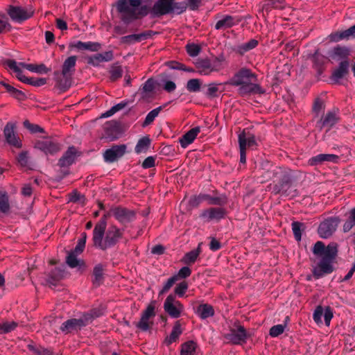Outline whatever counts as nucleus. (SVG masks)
I'll return each mask as SVG.
<instances>
[{
    "mask_svg": "<svg viewBox=\"0 0 355 355\" xmlns=\"http://www.w3.org/2000/svg\"><path fill=\"white\" fill-rule=\"evenodd\" d=\"M313 253L322 257L317 267L313 270V275L318 279L324 275L330 274L334 270L332 263L338 254V244L331 243L325 246L322 241H317L313 248Z\"/></svg>",
    "mask_w": 355,
    "mask_h": 355,
    "instance_id": "1",
    "label": "nucleus"
},
{
    "mask_svg": "<svg viewBox=\"0 0 355 355\" xmlns=\"http://www.w3.org/2000/svg\"><path fill=\"white\" fill-rule=\"evenodd\" d=\"M124 230L116 225H110L108 229L93 231L94 246L101 250H106L115 246L123 236Z\"/></svg>",
    "mask_w": 355,
    "mask_h": 355,
    "instance_id": "2",
    "label": "nucleus"
},
{
    "mask_svg": "<svg viewBox=\"0 0 355 355\" xmlns=\"http://www.w3.org/2000/svg\"><path fill=\"white\" fill-rule=\"evenodd\" d=\"M187 10L184 2H175V0H157L150 9L152 18L160 17L166 15H180Z\"/></svg>",
    "mask_w": 355,
    "mask_h": 355,
    "instance_id": "3",
    "label": "nucleus"
},
{
    "mask_svg": "<svg viewBox=\"0 0 355 355\" xmlns=\"http://www.w3.org/2000/svg\"><path fill=\"white\" fill-rule=\"evenodd\" d=\"M275 175H276V180H279V182L273 186L272 192L275 194L288 196L289 195L288 189L292 184L291 171L284 168H277Z\"/></svg>",
    "mask_w": 355,
    "mask_h": 355,
    "instance_id": "4",
    "label": "nucleus"
},
{
    "mask_svg": "<svg viewBox=\"0 0 355 355\" xmlns=\"http://www.w3.org/2000/svg\"><path fill=\"white\" fill-rule=\"evenodd\" d=\"M77 58L75 55L67 58L63 63L62 72L55 73L57 82L61 89H66L71 85V78L75 71Z\"/></svg>",
    "mask_w": 355,
    "mask_h": 355,
    "instance_id": "5",
    "label": "nucleus"
},
{
    "mask_svg": "<svg viewBox=\"0 0 355 355\" xmlns=\"http://www.w3.org/2000/svg\"><path fill=\"white\" fill-rule=\"evenodd\" d=\"M224 61L225 58L221 55L213 59L199 58L195 64L200 74L207 76L212 72L219 71L222 69V63Z\"/></svg>",
    "mask_w": 355,
    "mask_h": 355,
    "instance_id": "6",
    "label": "nucleus"
},
{
    "mask_svg": "<svg viewBox=\"0 0 355 355\" xmlns=\"http://www.w3.org/2000/svg\"><path fill=\"white\" fill-rule=\"evenodd\" d=\"M207 200L209 205L222 206L227 202V198L225 195H221L218 197H212L209 194L200 193L198 196H193L189 201V205L192 208L199 206L203 201Z\"/></svg>",
    "mask_w": 355,
    "mask_h": 355,
    "instance_id": "7",
    "label": "nucleus"
},
{
    "mask_svg": "<svg viewBox=\"0 0 355 355\" xmlns=\"http://www.w3.org/2000/svg\"><path fill=\"white\" fill-rule=\"evenodd\" d=\"M250 81H257V75L249 69L242 68L234 75L230 84L241 87Z\"/></svg>",
    "mask_w": 355,
    "mask_h": 355,
    "instance_id": "8",
    "label": "nucleus"
},
{
    "mask_svg": "<svg viewBox=\"0 0 355 355\" xmlns=\"http://www.w3.org/2000/svg\"><path fill=\"white\" fill-rule=\"evenodd\" d=\"M164 309L171 318H178L183 311V305L175 300L174 295L171 294L165 300Z\"/></svg>",
    "mask_w": 355,
    "mask_h": 355,
    "instance_id": "9",
    "label": "nucleus"
},
{
    "mask_svg": "<svg viewBox=\"0 0 355 355\" xmlns=\"http://www.w3.org/2000/svg\"><path fill=\"white\" fill-rule=\"evenodd\" d=\"M339 218L337 217H331L322 222L318 230V232L321 238L327 239L330 237L336 231L339 223Z\"/></svg>",
    "mask_w": 355,
    "mask_h": 355,
    "instance_id": "10",
    "label": "nucleus"
},
{
    "mask_svg": "<svg viewBox=\"0 0 355 355\" xmlns=\"http://www.w3.org/2000/svg\"><path fill=\"white\" fill-rule=\"evenodd\" d=\"M112 216L120 223L125 225L131 223L136 218V212L134 210L117 206L112 207Z\"/></svg>",
    "mask_w": 355,
    "mask_h": 355,
    "instance_id": "11",
    "label": "nucleus"
},
{
    "mask_svg": "<svg viewBox=\"0 0 355 355\" xmlns=\"http://www.w3.org/2000/svg\"><path fill=\"white\" fill-rule=\"evenodd\" d=\"M224 337L234 345H240L245 343L248 336L244 327L239 324L236 329H231L230 332L225 334Z\"/></svg>",
    "mask_w": 355,
    "mask_h": 355,
    "instance_id": "12",
    "label": "nucleus"
},
{
    "mask_svg": "<svg viewBox=\"0 0 355 355\" xmlns=\"http://www.w3.org/2000/svg\"><path fill=\"white\" fill-rule=\"evenodd\" d=\"M266 93V90L257 81H250L238 89V94L242 97L252 95H261Z\"/></svg>",
    "mask_w": 355,
    "mask_h": 355,
    "instance_id": "13",
    "label": "nucleus"
},
{
    "mask_svg": "<svg viewBox=\"0 0 355 355\" xmlns=\"http://www.w3.org/2000/svg\"><path fill=\"white\" fill-rule=\"evenodd\" d=\"M16 125L12 122H8L6 125L3 134L8 144L17 148L22 146L21 141L15 134Z\"/></svg>",
    "mask_w": 355,
    "mask_h": 355,
    "instance_id": "14",
    "label": "nucleus"
},
{
    "mask_svg": "<svg viewBox=\"0 0 355 355\" xmlns=\"http://www.w3.org/2000/svg\"><path fill=\"white\" fill-rule=\"evenodd\" d=\"M155 304L156 301H151L145 311H143L139 322H138L136 324L137 328L144 331L149 329L150 325L148 320L155 315Z\"/></svg>",
    "mask_w": 355,
    "mask_h": 355,
    "instance_id": "15",
    "label": "nucleus"
},
{
    "mask_svg": "<svg viewBox=\"0 0 355 355\" xmlns=\"http://www.w3.org/2000/svg\"><path fill=\"white\" fill-rule=\"evenodd\" d=\"M126 145H113L107 149L103 153V157L106 162L112 163L123 156L126 151Z\"/></svg>",
    "mask_w": 355,
    "mask_h": 355,
    "instance_id": "16",
    "label": "nucleus"
},
{
    "mask_svg": "<svg viewBox=\"0 0 355 355\" xmlns=\"http://www.w3.org/2000/svg\"><path fill=\"white\" fill-rule=\"evenodd\" d=\"M7 11L11 19L17 23H21L27 20L32 15L26 9L14 6H10Z\"/></svg>",
    "mask_w": 355,
    "mask_h": 355,
    "instance_id": "17",
    "label": "nucleus"
},
{
    "mask_svg": "<svg viewBox=\"0 0 355 355\" xmlns=\"http://www.w3.org/2000/svg\"><path fill=\"white\" fill-rule=\"evenodd\" d=\"M93 317L91 315H85V319H70L65 321L61 326L62 331L70 332L73 330H77L83 327L86 326L89 320Z\"/></svg>",
    "mask_w": 355,
    "mask_h": 355,
    "instance_id": "18",
    "label": "nucleus"
},
{
    "mask_svg": "<svg viewBox=\"0 0 355 355\" xmlns=\"http://www.w3.org/2000/svg\"><path fill=\"white\" fill-rule=\"evenodd\" d=\"M225 215V210L221 207H211L207 209H204L200 217L206 219L207 221L212 220H220L223 218Z\"/></svg>",
    "mask_w": 355,
    "mask_h": 355,
    "instance_id": "19",
    "label": "nucleus"
},
{
    "mask_svg": "<svg viewBox=\"0 0 355 355\" xmlns=\"http://www.w3.org/2000/svg\"><path fill=\"white\" fill-rule=\"evenodd\" d=\"M114 58L113 52L108 51L102 53H96L89 56L87 59V64H91L94 67H98L101 62H109L112 60Z\"/></svg>",
    "mask_w": 355,
    "mask_h": 355,
    "instance_id": "20",
    "label": "nucleus"
},
{
    "mask_svg": "<svg viewBox=\"0 0 355 355\" xmlns=\"http://www.w3.org/2000/svg\"><path fill=\"white\" fill-rule=\"evenodd\" d=\"M241 20V17H234L231 15H225L223 19L218 20L216 22L215 25V28L216 30H225L227 28H230L240 23Z\"/></svg>",
    "mask_w": 355,
    "mask_h": 355,
    "instance_id": "21",
    "label": "nucleus"
},
{
    "mask_svg": "<svg viewBox=\"0 0 355 355\" xmlns=\"http://www.w3.org/2000/svg\"><path fill=\"white\" fill-rule=\"evenodd\" d=\"M338 121V118L336 113L333 112H327L320 120L317 123V126L322 130L326 128L327 130H330Z\"/></svg>",
    "mask_w": 355,
    "mask_h": 355,
    "instance_id": "22",
    "label": "nucleus"
},
{
    "mask_svg": "<svg viewBox=\"0 0 355 355\" xmlns=\"http://www.w3.org/2000/svg\"><path fill=\"white\" fill-rule=\"evenodd\" d=\"M338 157L334 154H319L312 157L308 161L310 166H318L324 162H336Z\"/></svg>",
    "mask_w": 355,
    "mask_h": 355,
    "instance_id": "23",
    "label": "nucleus"
},
{
    "mask_svg": "<svg viewBox=\"0 0 355 355\" xmlns=\"http://www.w3.org/2000/svg\"><path fill=\"white\" fill-rule=\"evenodd\" d=\"M349 67V62L348 60H344L341 61L338 65V67L332 72L331 79L333 81L338 82L348 73Z\"/></svg>",
    "mask_w": 355,
    "mask_h": 355,
    "instance_id": "24",
    "label": "nucleus"
},
{
    "mask_svg": "<svg viewBox=\"0 0 355 355\" xmlns=\"http://www.w3.org/2000/svg\"><path fill=\"white\" fill-rule=\"evenodd\" d=\"M200 128L197 126L191 128L190 130L183 135L180 139L179 142L184 148H187L189 144L193 142L198 134L200 132Z\"/></svg>",
    "mask_w": 355,
    "mask_h": 355,
    "instance_id": "25",
    "label": "nucleus"
},
{
    "mask_svg": "<svg viewBox=\"0 0 355 355\" xmlns=\"http://www.w3.org/2000/svg\"><path fill=\"white\" fill-rule=\"evenodd\" d=\"M76 153V148L73 146L69 147L62 157L59 159L58 165L60 167H67L71 165L75 160Z\"/></svg>",
    "mask_w": 355,
    "mask_h": 355,
    "instance_id": "26",
    "label": "nucleus"
},
{
    "mask_svg": "<svg viewBox=\"0 0 355 355\" xmlns=\"http://www.w3.org/2000/svg\"><path fill=\"white\" fill-rule=\"evenodd\" d=\"M4 63L10 69L12 70V71L15 73V76L19 81L24 83L29 81L28 80V77L23 73V71L21 68L19 67L17 62L15 60H6Z\"/></svg>",
    "mask_w": 355,
    "mask_h": 355,
    "instance_id": "27",
    "label": "nucleus"
},
{
    "mask_svg": "<svg viewBox=\"0 0 355 355\" xmlns=\"http://www.w3.org/2000/svg\"><path fill=\"white\" fill-rule=\"evenodd\" d=\"M119 123L116 121L107 123L105 127L106 137L112 141L117 139L119 134Z\"/></svg>",
    "mask_w": 355,
    "mask_h": 355,
    "instance_id": "28",
    "label": "nucleus"
},
{
    "mask_svg": "<svg viewBox=\"0 0 355 355\" xmlns=\"http://www.w3.org/2000/svg\"><path fill=\"white\" fill-rule=\"evenodd\" d=\"M66 263L71 268L78 267L79 269L84 270L86 267L85 261L83 260L78 259L75 252H69L66 257Z\"/></svg>",
    "mask_w": 355,
    "mask_h": 355,
    "instance_id": "29",
    "label": "nucleus"
},
{
    "mask_svg": "<svg viewBox=\"0 0 355 355\" xmlns=\"http://www.w3.org/2000/svg\"><path fill=\"white\" fill-rule=\"evenodd\" d=\"M313 67L318 74H321L324 70V64L327 62V58L317 51L312 56Z\"/></svg>",
    "mask_w": 355,
    "mask_h": 355,
    "instance_id": "30",
    "label": "nucleus"
},
{
    "mask_svg": "<svg viewBox=\"0 0 355 355\" xmlns=\"http://www.w3.org/2000/svg\"><path fill=\"white\" fill-rule=\"evenodd\" d=\"M196 313L201 319L204 320L213 316L214 315V309L209 304H202L198 306Z\"/></svg>",
    "mask_w": 355,
    "mask_h": 355,
    "instance_id": "31",
    "label": "nucleus"
},
{
    "mask_svg": "<svg viewBox=\"0 0 355 355\" xmlns=\"http://www.w3.org/2000/svg\"><path fill=\"white\" fill-rule=\"evenodd\" d=\"M285 6V0H266L262 10L269 12L272 8L282 10Z\"/></svg>",
    "mask_w": 355,
    "mask_h": 355,
    "instance_id": "32",
    "label": "nucleus"
},
{
    "mask_svg": "<svg viewBox=\"0 0 355 355\" xmlns=\"http://www.w3.org/2000/svg\"><path fill=\"white\" fill-rule=\"evenodd\" d=\"M61 150V145L55 138L46 137V155L55 154Z\"/></svg>",
    "mask_w": 355,
    "mask_h": 355,
    "instance_id": "33",
    "label": "nucleus"
},
{
    "mask_svg": "<svg viewBox=\"0 0 355 355\" xmlns=\"http://www.w3.org/2000/svg\"><path fill=\"white\" fill-rule=\"evenodd\" d=\"M104 268L105 266L101 263L96 265L94 268V279L92 282L95 286H99L103 282L104 275Z\"/></svg>",
    "mask_w": 355,
    "mask_h": 355,
    "instance_id": "34",
    "label": "nucleus"
},
{
    "mask_svg": "<svg viewBox=\"0 0 355 355\" xmlns=\"http://www.w3.org/2000/svg\"><path fill=\"white\" fill-rule=\"evenodd\" d=\"M182 333V330L181 328L180 322V321H176L169 336L166 338L165 343L168 345L172 344L173 343L175 342L178 340V338H179Z\"/></svg>",
    "mask_w": 355,
    "mask_h": 355,
    "instance_id": "35",
    "label": "nucleus"
},
{
    "mask_svg": "<svg viewBox=\"0 0 355 355\" xmlns=\"http://www.w3.org/2000/svg\"><path fill=\"white\" fill-rule=\"evenodd\" d=\"M166 106V104L157 107L154 110H151L146 116L145 120L142 123V127H146L150 125L155 120V119L158 116L159 112Z\"/></svg>",
    "mask_w": 355,
    "mask_h": 355,
    "instance_id": "36",
    "label": "nucleus"
},
{
    "mask_svg": "<svg viewBox=\"0 0 355 355\" xmlns=\"http://www.w3.org/2000/svg\"><path fill=\"white\" fill-rule=\"evenodd\" d=\"M0 84L3 85L8 92H9L14 98L19 100L23 101L26 98L25 94L21 92V90H19L14 87L10 85L9 84L4 83L3 81L0 82Z\"/></svg>",
    "mask_w": 355,
    "mask_h": 355,
    "instance_id": "37",
    "label": "nucleus"
},
{
    "mask_svg": "<svg viewBox=\"0 0 355 355\" xmlns=\"http://www.w3.org/2000/svg\"><path fill=\"white\" fill-rule=\"evenodd\" d=\"M201 250L200 246L196 250H191L184 254L182 261L187 265H191L195 263L197 258L198 257Z\"/></svg>",
    "mask_w": 355,
    "mask_h": 355,
    "instance_id": "38",
    "label": "nucleus"
},
{
    "mask_svg": "<svg viewBox=\"0 0 355 355\" xmlns=\"http://www.w3.org/2000/svg\"><path fill=\"white\" fill-rule=\"evenodd\" d=\"M277 168H282V167L278 166H270L269 168L265 170L262 169L261 175V182H266L269 180L276 179V175H275V172Z\"/></svg>",
    "mask_w": 355,
    "mask_h": 355,
    "instance_id": "39",
    "label": "nucleus"
},
{
    "mask_svg": "<svg viewBox=\"0 0 355 355\" xmlns=\"http://www.w3.org/2000/svg\"><path fill=\"white\" fill-rule=\"evenodd\" d=\"M155 82L153 78L148 79L142 87L140 88V93L143 98H146L148 96V94L150 92H153L155 89Z\"/></svg>",
    "mask_w": 355,
    "mask_h": 355,
    "instance_id": "40",
    "label": "nucleus"
},
{
    "mask_svg": "<svg viewBox=\"0 0 355 355\" xmlns=\"http://www.w3.org/2000/svg\"><path fill=\"white\" fill-rule=\"evenodd\" d=\"M355 227V207L349 211V216L343 226V230L345 233L349 232Z\"/></svg>",
    "mask_w": 355,
    "mask_h": 355,
    "instance_id": "41",
    "label": "nucleus"
},
{
    "mask_svg": "<svg viewBox=\"0 0 355 355\" xmlns=\"http://www.w3.org/2000/svg\"><path fill=\"white\" fill-rule=\"evenodd\" d=\"M258 45V41L255 39H251L249 42L239 45L236 48V52L241 55L254 49Z\"/></svg>",
    "mask_w": 355,
    "mask_h": 355,
    "instance_id": "42",
    "label": "nucleus"
},
{
    "mask_svg": "<svg viewBox=\"0 0 355 355\" xmlns=\"http://www.w3.org/2000/svg\"><path fill=\"white\" fill-rule=\"evenodd\" d=\"M150 145V138L148 137H144L138 141L135 146V152L137 154H139L142 152H146L149 148Z\"/></svg>",
    "mask_w": 355,
    "mask_h": 355,
    "instance_id": "43",
    "label": "nucleus"
},
{
    "mask_svg": "<svg viewBox=\"0 0 355 355\" xmlns=\"http://www.w3.org/2000/svg\"><path fill=\"white\" fill-rule=\"evenodd\" d=\"M197 345L195 342L190 340L182 345L181 355H193L196 351Z\"/></svg>",
    "mask_w": 355,
    "mask_h": 355,
    "instance_id": "44",
    "label": "nucleus"
},
{
    "mask_svg": "<svg viewBox=\"0 0 355 355\" xmlns=\"http://www.w3.org/2000/svg\"><path fill=\"white\" fill-rule=\"evenodd\" d=\"M111 216H112V207L107 212L103 214L98 222L95 225L93 231L106 229L107 220Z\"/></svg>",
    "mask_w": 355,
    "mask_h": 355,
    "instance_id": "45",
    "label": "nucleus"
},
{
    "mask_svg": "<svg viewBox=\"0 0 355 355\" xmlns=\"http://www.w3.org/2000/svg\"><path fill=\"white\" fill-rule=\"evenodd\" d=\"M110 80L114 82L121 78L123 74V70L120 65L118 63H114L110 70Z\"/></svg>",
    "mask_w": 355,
    "mask_h": 355,
    "instance_id": "46",
    "label": "nucleus"
},
{
    "mask_svg": "<svg viewBox=\"0 0 355 355\" xmlns=\"http://www.w3.org/2000/svg\"><path fill=\"white\" fill-rule=\"evenodd\" d=\"M10 210V205L8 201V196L3 192H0V211L6 214Z\"/></svg>",
    "mask_w": 355,
    "mask_h": 355,
    "instance_id": "47",
    "label": "nucleus"
},
{
    "mask_svg": "<svg viewBox=\"0 0 355 355\" xmlns=\"http://www.w3.org/2000/svg\"><path fill=\"white\" fill-rule=\"evenodd\" d=\"M24 127L28 130L31 134H36L38 132L43 133L44 130L40 125L31 123L28 120H25L23 123Z\"/></svg>",
    "mask_w": 355,
    "mask_h": 355,
    "instance_id": "48",
    "label": "nucleus"
},
{
    "mask_svg": "<svg viewBox=\"0 0 355 355\" xmlns=\"http://www.w3.org/2000/svg\"><path fill=\"white\" fill-rule=\"evenodd\" d=\"M11 25L5 14L0 12V35L10 31Z\"/></svg>",
    "mask_w": 355,
    "mask_h": 355,
    "instance_id": "49",
    "label": "nucleus"
},
{
    "mask_svg": "<svg viewBox=\"0 0 355 355\" xmlns=\"http://www.w3.org/2000/svg\"><path fill=\"white\" fill-rule=\"evenodd\" d=\"M243 137L245 140V144L246 145L247 148H250L254 146H257V141L255 140V137L252 134H248L247 135L245 132V130H243L241 133L239 135L238 139Z\"/></svg>",
    "mask_w": 355,
    "mask_h": 355,
    "instance_id": "50",
    "label": "nucleus"
},
{
    "mask_svg": "<svg viewBox=\"0 0 355 355\" xmlns=\"http://www.w3.org/2000/svg\"><path fill=\"white\" fill-rule=\"evenodd\" d=\"M128 105V102H121L113 107H112L109 110L106 111L105 113L102 114L101 117H110L113 115L116 112L123 109Z\"/></svg>",
    "mask_w": 355,
    "mask_h": 355,
    "instance_id": "51",
    "label": "nucleus"
},
{
    "mask_svg": "<svg viewBox=\"0 0 355 355\" xmlns=\"http://www.w3.org/2000/svg\"><path fill=\"white\" fill-rule=\"evenodd\" d=\"M201 82L199 79L189 80L187 83V89L190 92H197L200 89Z\"/></svg>",
    "mask_w": 355,
    "mask_h": 355,
    "instance_id": "52",
    "label": "nucleus"
},
{
    "mask_svg": "<svg viewBox=\"0 0 355 355\" xmlns=\"http://www.w3.org/2000/svg\"><path fill=\"white\" fill-rule=\"evenodd\" d=\"M334 55L340 59L347 60L349 55V51L347 47L338 46L334 49Z\"/></svg>",
    "mask_w": 355,
    "mask_h": 355,
    "instance_id": "53",
    "label": "nucleus"
},
{
    "mask_svg": "<svg viewBox=\"0 0 355 355\" xmlns=\"http://www.w3.org/2000/svg\"><path fill=\"white\" fill-rule=\"evenodd\" d=\"M291 225L295 239L300 241L302 238L301 228L304 226V224L298 221H294Z\"/></svg>",
    "mask_w": 355,
    "mask_h": 355,
    "instance_id": "54",
    "label": "nucleus"
},
{
    "mask_svg": "<svg viewBox=\"0 0 355 355\" xmlns=\"http://www.w3.org/2000/svg\"><path fill=\"white\" fill-rule=\"evenodd\" d=\"M186 50L191 57H196L200 53L201 48L199 45L192 43L186 46Z\"/></svg>",
    "mask_w": 355,
    "mask_h": 355,
    "instance_id": "55",
    "label": "nucleus"
},
{
    "mask_svg": "<svg viewBox=\"0 0 355 355\" xmlns=\"http://www.w3.org/2000/svg\"><path fill=\"white\" fill-rule=\"evenodd\" d=\"M168 66L170 68L173 69L182 70L187 72H194L195 70L191 67H187L184 64L180 63L178 62L172 61L168 63Z\"/></svg>",
    "mask_w": 355,
    "mask_h": 355,
    "instance_id": "56",
    "label": "nucleus"
},
{
    "mask_svg": "<svg viewBox=\"0 0 355 355\" xmlns=\"http://www.w3.org/2000/svg\"><path fill=\"white\" fill-rule=\"evenodd\" d=\"M17 327V323L15 322H6L0 323V334H6L10 332Z\"/></svg>",
    "mask_w": 355,
    "mask_h": 355,
    "instance_id": "57",
    "label": "nucleus"
},
{
    "mask_svg": "<svg viewBox=\"0 0 355 355\" xmlns=\"http://www.w3.org/2000/svg\"><path fill=\"white\" fill-rule=\"evenodd\" d=\"M188 283L186 281H183L178 284L175 288L174 292L175 294L178 295L179 297H182L185 294L187 290L188 289Z\"/></svg>",
    "mask_w": 355,
    "mask_h": 355,
    "instance_id": "58",
    "label": "nucleus"
},
{
    "mask_svg": "<svg viewBox=\"0 0 355 355\" xmlns=\"http://www.w3.org/2000/svg\"><path fill=\"white\" fill-rule=\"evenodd\" d=\"M141 42L139 40L138 34H132L126 36H123L121 38V43L131 44L135 42Z\"/></svg>",
    "mask_w": 355,
    "mask_h": 355,
    "instance_id": "59",
    "label": "nucleus"
},
{
    "mask_svg": "<svg viewBox=\"0 0 355 355\" xmlns=\"http://www.w3.org/2000/svg\"><path fill=\"white\" fill-rule=\"evenodd\" d=\"M177 281L178 280H177L176 276L173 275L171 277H170L167 280L166 284L164 285L162 290L159 291V295H162L167 293Z\"/></svg>",
    "mask_w": 355,
    "mask_h": 355,
    "instance_id": "60",
    "label": "nucleus"
},
{
    "mask_svg": "<svg viewBox=\"0 0 355 355\" xmlns=\"http://www.w3.org/2000/svg\"><path fill=\"white\" fill-rule=\"evenodd\" d=\"M240 162L245 164L246 162V145L243 137L239 138Z\"/></svg>",
    "mask_w": 355,
    "mask_h": 355,
    "instance_id": "61",
    "label": "nucleus"
},
{
    "mask_svg": "<svg viewBox=\"0 0 355 355\" xmlns=\"http://www.w3.org/2000/svg\"><path fill=\"white\" fill-rule=\"evenodd\" d=\"M221 85L220 83H210L208 85V88L206 92L207 96L209 98H214L217 96V92H218V85Z\"/></svg>",
    "mask_w": 355,
    "mask_h": 355,
    "instance_id": "62",
    "label": "nucleus"
},
{
    "mask_svg": "<svg viewBox=\"0 0 355 355\" xmlns=\"http://www.w3.org/2000/svg\"><path fill=\"white\" fill-rule=\"evenodd\" d=\"M28 348L35 355H44V349L40 345H37L34 343L28 345Z\"/></svg>",
    "mask_w": 355,
    "mask_h": 355,
    "instance_id": "63",
    "label": "nucleus"
},
{
    "mask_svg": "<svg viewBox=\"0 0 355 355\" xmlns=\"http://www.w3.org/2000/svg\"><path fill=\"white\" fill-rule=\"evenodd\" d=\"M324 313V309L322 306L319 305L314 311L313 318L317 324L322 323V316Z\"/></svg>",
    "mask_w": 355,
    "mask_h": 355,
    "instance_id": "64",
    "label": "nucleus"
}]
</instances>
